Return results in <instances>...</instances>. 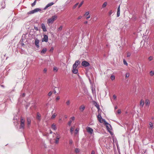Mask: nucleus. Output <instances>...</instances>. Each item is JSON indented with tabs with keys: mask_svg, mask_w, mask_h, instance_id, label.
Instances as JSON below:
<instances>
[{
	"mask_svg": "<svg viewBox=\"0 0 154 154\" xmlns=\"http://www.w3.org/2000/svg\"><path fill=\"white\" fill-rule=\"evenodd\" d=\"M47 49L46 48H43V49L41 51V53L42 54H45L47 51Z\"/></svg>",
	"mask_w": 154,
	"mask_h": 154,
	"instance_id": "19",
	"label": "nucleus"
},
{
	"mask_svg": "<svg viewBox=\"0 0 154 154\" xmlns=\"http://www.w3.org/2000/svg\"><path fill=\"white\" fill-rule=\"evenodd\" d=\"M112 10L110 11L109 13V16L111 15L112 14Z\"/></svg>",
	"mask_w": 154,
	"mask_h": 154,
	"instance_id": "44",
	"label": "nucleus"
},
{
	"mask_svg": "<svg viewBox=\"0 0 154 154\" xmlns=\"http://www.w3.org/2000/svg\"><path fill=\"white\" fill-rule=\"evenodd\" d=\"M56 93V91H54V93Z\"/></svg>",
	"mask_w": 154,
	"mask_h": 154,
	"instance_id": "59",
	"label": "nucleus"
},
{
	"mask_svg": "<svg viewBox=\"0 0 154 154\" xmlns=\"http://www.w3.org/2000/svg\"><path fill=\"white\" fill-rule=\"evenodd\" d=\"M130 75V74L128 72H127L126 74L125 75V77L126 78H128Z\"/></svg>",
	"mask_w": 154,
	"mask_h": 154,
	"instance_id": "29",
	"label": "nucleus"
},
{
	"mask_svg": "<svg viewBox=\"0 0 154 154\" xmlns=\"http://www.w3.org/2000/svg\"><path fill=\"white\" fill-rule=\"evenodd\" d=\"M123 62L124 64V65H125L127 66H128V64L127 63V62L126 61V60L125 59L123 60Z\"/></svg>",
	"mask_w": 154,
	"mask_h": 154,
	"instance_id": "27",
	"label": "nucleus"
},
{
	"mask_svg": "<svg viewBox=\"0 0 154 154\" xmlns=\"http://www.w3.org/2000/svg\"><path fill=\"white\" fill-rule=\"evenodd\" d=\"M90 64L89 63L85 61H83L82 63V65L84 67L89 66Z\"/></svg>",
	"mask_w": 154,
	"mask_h": 154,
	"instance_id": "5",
	"label": "nucleus"
},
{
	"mask_svg": "<svg viewBox=\"0 0 154 154\" xmlns=\"http://www.w3.org/2000/svg\"><path fill=\"white\" fill-rule=\"evenodd\" d=\"M54 4V3L53 2H51L50 3H48L45 7V8H44V9L45 10H46L48 7Z\"/></svg>",
	"mask_w": 154,
	"mask_h": 154,
	"instance_id": "8",
	"label": "nucleus"
},
{
	"mask_svg": "<svg viewBox=\"0 0 154 154\" xmlns=\"http://www.w3.org/2000/svg\"><path fill=\"white\" fill-rule=\"evenodd\" d=\"M82 18V16H79V17H78V18L77 19H78V20H79V19H81Z\"/></svg>",
	"mask_w": 154,
	"mask_h": 154,
	"instance_id": "51",
	"label": "nucleus"
},
{
	"mask_svg": "<svg viewBox=\"0 0 154 154\" xmlns=\"http://www.w3.org/2000/svg\"><path fill=\"white\" fill-rule=\"evenodd\" d=\"M117 148L118 149H119V147H118V145H117Z\"/></svg>",
	"mask_w": 154,
	"mask_h": 154,
	"instance_id": "58",
	"label": "nucleus"
},
{
	"mask_svg": "<svg viewBox=\"0 0 154 154\" xmlns=\"http://www.w3.org/2000/svg\"><path fill=\"white\" fill-rule=\"evenodd\" d=\"M97 119L100 123H103L104 122L106 126V127L108 130H110V127H111V126L110 124L107 122L104 119H102L101 115L99 114L97 116Z\"/></svg>",
	"mask_w": 154,
	"mask_h": 154,
	"instance_id": "1",
	"label": "nucleus"
},
{
	"mask_svg": "<svg viewBox=\"0 0 154 154\" xmlns=\"http://www.w3.org/2000/svg\"><path fill=\"white\" fill-rule=\"evenodd\" d=\"M75 117L74 116L72 117L70 119V120L68 122V124L69 126H70L72 121H74L75 120Z\"/></svg>",
	"mask_w": 154,
	"mask_h": 154,
	"instance_id": "9",
	"label": "nucleus"
},
{
	"mask_svg": "<svg viewBox=\"0 0 154 154\" xmlns=\"http://www.w3.org/2000/svg\"><path fill=\"white\" fill-rule=\"evenodd\" d=\"M57 18L56 15H54L52 16L51 18L48 19L47 23L48 24L52 23L54 22L57 20Z\"/></svg>",
	"mask_w": 154,
	"mask_h": 154,
	"instance_id": "3",
	"label": "nucleus"
},
{
	"mask_svg": "<svg viewBox=\"0 0 154 154\" xmlns=\"http://www.w3.org/2000/svg\"><path fill=\"white\" fill-rule=\"evenodd\" d=\"M52 91H50V92L48 93V95L49 96H51V95H52Z\"/></svg>",
	"mask_w": 154,
	"mask_h": 154,
	"instance_id": "41",
	"label": "nucleus"
},
{
	"mask_svg": "<svg viewBox=\"0 0 154 154\" xmlns=\"http://www.w3.org/2000/svg\"><path fill=\"white\" fill-rule=\"evenodd\" d=\"M57 115L56 113L53 114L51 118V119H54L56 117Z\"/></svg>",
	"mask_w": 154,
	"mask_h": 154,
	"instance_id": "24",
	"label": "nucleus"
},
{
	"mask_svg": "<svg viewBox=\"0 0 154 154\" xmlns=\"http://www.w3.org/2000/svg\"><path fill=\"white\" fill-rule=\"evenodd\" d=\"M146 150L145 149H143L142 151V153L143 154H144L146 152Z\"/></svg>",
	"mask_w": 154,
	"mask_h": 154,
	"instance_id": "37",
	"label": "nucleus"
},
{
	"mask_svg": "<svg viewBox=\"0 0 154 154\" xmlns=\"http://www.w3.org/2000/svg\"><path fill=\"white\" fill-rule=\"evenodd\" d=\"M53 70L56 72H57L58 70V69L56 67H54L53 68Z\"/></svg>",
	"mask_w": 154,
	"mask_h": 154,
	"instance_id": "33",
	"label": "nucleus"
},
{
	"mask_svg": "<svg viewBox=\"0 0 154 154\" xmlns=\"http://www.w3.org/2000/svg\"><path fill=\"white\" fill-rule=\"evenodd\" d=\"M116 108V109H117V107H116V108Z\"/></svg>",
	"mask_w": 154,
	"mask_h": 154,
	"instance_id": "61",
	"label": "nucleus"
},
{
	"mask_svg": "<svg viewBox=\"0 0 154 154\" xmlns=\"http://www.w3.org/2000/svg\"><path fill=\"white\" fill-rule=\"evenodd\" d=\"M20 121V128L23 129L24 128L25 126V120L24 118L22 117H21Z\"/></svg>",
	"mask_w": 154,
	"mask_h": 154,
	"instance_id": "4",
	"label": "nucleus"
},
{
	"mask_svg": "<svg viewBox=\"0 0 154 154\" xmlns=\"http://www.w3.org/2000/svg\"><path fill=\"white\" fill-rule=\"evenodd\" d=\"M25 93H23V94H22V96H23V97H25Z\"/></svg>",
	"mask_w": 154,
	"mask_h": 154,
	"instance_id": "55",
	"label": "nucleus"
},
{
	"mask_svg": "<svg viewBox=\"0 0 154 154\" xmlns=\"http://www.w3.org/2000/svg\"><path fill=\"white\" fill-rule=\"evenodd\" d=\"M63 28V27L62 26H60L58 29V31H61Z\"/></svg>",
	"mask_w": 154,
	"mask_h": 154,
	"instance_id": "36",
	"label": "nucleus"
},
{
	"mask_svg": "<svg viewBox=\"0 0 154 154\" xmlns=\"http://www.w3.org/2000/svg\"><path fill=\"white\" fill-rule=\"evenodd\" d=\"M149 60L150 61L152 60L153 59V57L152 56H150L149 57Z\"/></svg>",
	"mask_w": 154,
	"mask_h": 154,
	"instance_id": "40",
	"label": "nucleus"
},
{
	"mask_svg": "<svg viewBox=\"0 0 154 154\" xmlns=\"http://www.w3.org/2000/svg\"><path fill=\"white\" fill-rule=\"evenodd\" d=\"M79 4V3H76V4H75L73 7V9H75V8Z\"/></svg>",
	"mask_w": 154,
	"mask_h": 154,
	"instance_id": "38",
	"label": "nucleus"
},
{
	"mask_svg": "<svg viewBox=\"0 0 154 154\" xmlns=\"http://www.w3.org/2000/svg\"><path fill=\"white\" fill-rule=\"evenodd\" d=\"M80 63V62L79 60H76L74 64L72 66V72L74 74H76L78 72V70L76 68L78 65Z\"/></svg>",
	"mask_w": 154,
	"mask_h": 154,
	"instance_id": "2",
	"label": "nucleus"
},
{
	"mask_svg": "<svg viewBox=\"0 0 154 154\" xmlns=\"http://www.w3.org/2000/svg\"><path fill=\"white\" fill-rule=\"evenodd\" d=\"M131 55V53L129 52H128L127 53V57H129Z\"/></svg>",
	"mask_w": 154,
	"mask_h": 154,
	"instance_id": "32",
	"label": "nucleus"
},
{
	"mask_svg": "<svg viewBox=\"0 0 154 154\" xmlns=\"http://www.w3.org/2000/svg\"><path fill=\"white\" fill-rule=\"evenodd\" d=\"M60 99V97L59 96H58L56 98V100H58Z\"/></svg>",
	"mask_w": 154,
	"mask_h": 154,
	"instance_id": "50",
	"label": "nucleus"
},
{
	"mask_svg": "<svg viewBox=\"0 0 154 154\" xmlns=\"http://www.w3.org/2000/svg\"><path fill=\"white\" fill-rule=\"evenodd\" d=\"M48 37L47 35H44V37L42 39V42H47L48 41Z\"/></svg>",
	"mask_w": 154,
	"mask_h": 154,
	"instance_id": "7",
	"label": "nucleus"
},
{
	"mask_svg": "<svg viewBox=\"0 0 154 154\" xmlns=\"http://www.w3.org/2000/svg\"><path fill=\"white\" fill-rule=\"evenodd\" d=\"M120 5H119L117 9V17H118L120 15Z\"/></svg>",
	"mask_w": 154,
	"mask_h": 154,
	"instance_id": "17",
	"label": "nucleus"
},
{
	"mask_svg": "<svg viewBox=\"0 0 154 154\" xmlns=\"http://www.w3.org/2000/svg\"><path fill=\"white\" fill-rule=\"evenodd\" d=\"M41 27H42V29L43 30L44 32H45L47 31L46 29V27L45 26V25L44 24L42 23L41 24Z\"/></svg>",
	"mask_w": 154,
	"mask_h": 154,
	"instance_id": "13",
	"label": "nucleus"
},
{
	"mask_svg": "<svg viewBox=\"0 0 154 154\" xmlns=\"http://www.w3.org/2000/svg\"><path fill=\"white\" fill-rule=\"evenodd\" d=\"M90 17V15H89L88 17H86V19H89Z\"/></svg>",
	"mask_w": 154,
	"mask_h": 154,
	"instance_id": "53",
	"label": "nucleus"
},
{
	"mask_svg": "<svg viewBox=\"0 0 154 154\" xmlns=\"http://www.w3.org/2000/svg\"><path fill=\"white\" fill-rule=\"evenodd\" d=\"M35 13L34 10H32L31 11H30L28 13V14H33Z\"/></svg>",
	"mask_w": 154,
	"mask_h": 154,
	"instance_id": "30",
	"label": "nucleus"
},
{
	"mask_svg": "<svg viewBox=\"0 0 154 154\" xmlns=\"http://www.w3.org/2000/svg\"><path fill=\"white\" fill-rule=\"evenodd\" d=\"M110 78L112 80H113L115 79V77L113 75H112L110 77Z\"/></svg>",
	"mask_w": 154,
	"mask_h": 154,
	"instance_id": "31",
	"label": "nucleus"
},
{
	"mask_svg": "<svg viewBox=\"0 0 154 154\" xmlns=\"http://www.w3.org/2000/svg\"><path fill=\"white\" fill-rule=\"evenodd\" d=\"M74 128L73 127H72L70 129V132L71 133V134H72L73 131H74Z\"/></svg>",
	"mask_w": 154,
	"mask_h": 154,
	"instance_id": "26",
	"label": "nucleus"
},
{
	"mask_svg": "<svg viewBox=\"0 0 154 154\" xmlns=\"http://www.w3.org/2000/svg\"><path fill=\"white\" fill-rule=\"evenodd\" d=\"M79 128H76L75 131V134H77L78 133V132L79 131Z\"/></svg>",
	"mask_w": 154,
	"mask_h": 154,
	"instance_id": "35",
	"label": "nucleus"
},
{
	"mask_svg": "<svg viewBox=\"0 0 154 154\" xmlns=\"http://www.w3.org/2000/svg\"><path fill=\"white\" fill-rule=\"evenodd\" d=\"M121 111L120 109H119L118 110V111H117V113H118V114H120L121 113Z\"/></svg>",
	"mask_w": 154,
	"mask_h": 154,
	"instance_id": "49",
	"label": "nucleus"
},
{
	"mask_svg": "<svg viewBox=\"0 0 154 154\" xmlns=\"http://www.w3.org/2000/svg\"><path fill=\"white\" fill-rule=\"evenodd\" d=\"M89 14V13L88 12H86L85 14V16H86L88 15Z\"/></svg>",
	"mask_w": 154,
	"mask_h": 154,
	"instance_id": "45",
	"label": "nucleus"
},
{
	"mask_svg": "<svg viewBox=\"0 0 154 154\" xmlns=\"http://www.w3.org/2000/svg\"><path fill=\"white\" fill-rule=\"evenodd\" d=\"M149 128L151 130H152L153 128V125L151 122H150L149 123Z\"/></svg>",
	"mask_w": 154,
	"mask_h": 154,
	"instance_id": "16",
	"label": "nucleus"
},
{
	"mask_svg": "<svg viewBox=\"0 0 154 154\" xmlns=\"http://www.w3.org/2000/svg\"><path fill=\"white\" fill-rule=\"evenodd\" d=\"M36 2V0H35L34 2L33 3H32V7L34 6L35 5Z\"/></svg>",
	"mask_w": 154,
	"mask_h": 154,
	"instance_id": "34",
	"label": "nucleus"
},
{
	"mask_svg": "<svg viewBox=\"0 0 154 154\" xmlns=\"http://www.w3.org/2000/svg\"><path fill=\"white\" fill-rule=\"evenodd\" d=\"M80 149L78 148H76L75 149V152L76 153H78L80 152Z\"/></svg>",
	"mask_w": 154,
	"mask_h": 154,
	"instance_id": "20",
	"label": "nucleus"
},
{
	"mask_svg": "<svg viewBox=\"0 0 154 154\" xmlns=\"http://www.w3.org/2000/svg\"><path fill=\"white\" fill-rule=\"evenodd\" d=\"M60 137V135L58 134L57 135L55 141V143L57 144L58 143Z\"/></svg>",
	"mask_w": 154,
	"mask_h": 154,
	"instance_id": "12",
	"label": "nucleus"
},
{
	"mask_svg": "<svg viewBox=\"0 0 154 154\" xmlns=\"http://www.w3.org/2000/svg\"><path fill=\"white\" fill-rule=\"evenodd\" d=\"M67 116H66L65 117V118H67Z\"/></svg>",
	"mask_w": 154,
	"mask_h": 154,
	"instance_id": "60",
	"label": "nucleus"
},
{
	"mask_svg": "<svg viewBox=\"0 0 154 154\" xmlns=\"http://www.w3.org/2000/svg\"><path fill=\"white\" fill-rule=\"evenodd\" d=\"M47 71V69L46 68H45L43 70V72L45 73H46Z\"/></svg>",
	"mask_w": 154,
	"mask_h": 154,
	"instance_id": "46",
	"label": "nucleus"
},
{
	"mask_svg": "<svg viewBox=\"0 0 154 154\" xmlns=\"http://www.w3.org/2000/svg\"><path fill=\"white\" fill-rule=\"evenodd\" d=\"M95 154V152L93 150L92 151L91 154Z\"/></svg>",
	"mask_w": 154,
	"mask_h": 154,
	"instance_id": "52",
	"label": "nucleus"
},
{
	"mask_svg": "<svg viewBox=\"0 0 154 154\" xmlns=\"http://www.w3.org/2000/svg\"><path fill=\"white\" fill-rule=\"evenodd\" d=\"M87 131L91 134H92L93 133V129L89 127H87L86 128Z\"/></svg>",
	"mask_w": 154,
	"mask_h": 154,
	"instance_id": "6",
	"label": "nucleus"
},
{
	"mask_svg": "<svg viewBox=\"0 0 154 154\" xmlns=\"http://www.w3.org/2000/svg\"><path fill=\"white\" fill-rule=\"evenodd\" d=\"M88 23V22L87 21H85L84 22V23L85 24H87Z\"/></svg>",
	"mask_w": 154,
	"mask_h": 154,
	"instance_id": "56",
	"label": "nucleus"
},
{
	"mask_svg": "<svg viewBox=\"0 0 154 154\" xmlns=\"http://www.w3.org/2000/svg\"><path fill=\"white\" fill-rule=\"evenodd\" d=\"M36 119L39 121L41 120V115L39 112L37 113Z\"/></svg>",
	"mask_w": 154,
	"mask_h": 154,
	"instance_id": "14",
	"label": "nucleus"
},
{
	"mask_svg": "<svg viewBox=\"0 0 154 154\" xmlns=\"http://www.w3.org/2000/svg\"><path fill=\"white\" fill-rule=\"evenodd\" d=\"M113 97L114 99H116V96L115 95H114L113 96Z\"/></svg>",
	"mask_w": 154,
	"mask_h": 154,
	"instance_id": "48",
	"label": "nucleus"
},
{
	"mask_svg": "<svg viewBox=\"0 0 154 154\" xmlns=\"http://www.w3.org/2000/svg\"><path fill=\"white\" fill-rule=\"evenodd\" d=\"M34 10L35 13V12H37L39 10V9L38 8H36V9H35Z\"/></svg>",
	"mask_w": 154,
	"mask_h": 154,
	"instance_id": "42",
	"label": "nucleus"
},
{
	"mask_svg": "<svg viewBox=\"0 0 154 154\" xmlns=\"http://www.w3.org/2000/svg\"><path fill=\"white\" fill-rule=\"evenodd\" d=\"M74 0H68L66 1V3L67 4H72V3L73 2Z\"/></svg>",
	"mask_w": 154,
	"mask_h": 154,
	"instance_id": "22",
	"label": "nucleus"
},
{
	"mask_svg": "<svg viewBox=\"0 0 154 154\" xmlns=\"http://www.w3.org/2000/svg\"><path fill=\"white\" fill-rule=\"evenodd\" d=\"M144 104V103L143 100H141L140 101V106H142V107H143Z\"/></svg>",
	"mask_w": 154,
	"mask_h": 154,
	"instance_id": "25",
	"label": "nucleus"
},
{
	"mask_svg": "<svg viewBox=\"0 0 154 154\" xmlns=\"http://www.w3.org/2000/svg\"><path fill=\"white\" fill-rule=\"evenodd\" d=\"M145 104L146 106H149L150 104V101L148 99L146 100L145 102Z\"/></svg>",
	"mask_w": 154,
	"mask_h": 154,
	"instance_id": "15",
	"label": "nucleus"
},
{
	"mask_svg": "<svg viewBox=\"0 0 154 154\" xmlns=\"http://www.w3.org/2000/svg\"><path fill=\"white\" fill-rule=\"evenodd\" d=\"M49 133L50 134H52V131L51 130H49Z\"/></svg>",
	"mask_w": 154,
	"mask_h": 154,
	"instance_id": "54",
	"label": "nucleus"
},
{
	"mask_svg": "<svg viewBox=\"0 0 154 154\" xmlns=\"http://www.w3.org/2000/svg\"><path fill=\"white\" fill-rule=\"evenodd\" d=\"M51 128L53 130H55L57 129L56 126L54 124H53L51 125Z\"/></svg>",
	"mask_w": 154,
	"mask_h": 154,
	"instance_id": "18",
	"label": "nucleus"
},
{
	"mask_svg": "<svg viewBox=\"0 0 154 154\" xmlns=\"http://www.w3.org/2000/svg\"><path fill=\"white\" fill-rule=\"evenodd\" d=\"M39 40L37 38H36L35 39V44L37 48H38L39 47Z\"/></svg>",
	"mask_w": 154,
	"mask_h": 154,
	"instance_id": "10",
	"label": "nucleus"
},
{
	"mask_svg": "<svg viewBox=\"0 0 154 154\" xmlns=\"http://www.w3.org/2000/svg\"><path fill=\"white\" fill-rule=\"evenodd\" d=\"M85 106L84 105H82L80 107L79 109L82 112L85 109Z\"/></svg>",
	"mask_w": 154,
	"mask_h": 154,
	"instance_id": "21",
	"label": "nucleus"
},
{
	"mask_svg": "<svg viewBox=\"0 0 154 154\" xmlns=\"http://www.w3.org/2000/svg\"><path fill=\"white\" fill-rule=\"evenodd\" d=\"M83 2H82L79 5V8H80L81 6L82 5V4H83Z\"/></svg>",
	"mask_w": 154,
	"mask_h": 154,
	"instance_id": "39",
	"label": "nucleus"
},
{
	"mask_svg": "<svg viewBox=\"0 0 154 154\" xmlns=\"http://www.w3.org/2000/svg\"><path fill=\"white\" fill-rule=\"evenodd\" d=\"M72 140H70L69 141V143L70 144H72Z\"/></svg>",
	"mask_w": 154,
	"mask_h": 154,
	"instance_id": "47",
	"label": "nucleus"
},
{
	"mask_svg": "<svg viewBox=\"0 0 154 154\" xmlns=\"http://www.w3.org/2000/svg\"><path fill=\"white\" fill-rule=\"evenodd\" d=\"M150 75L151 76H153L154 74V72L152 71H151L150 72Z\"/></svg>",
	"mask_w": 154,
	"mask_h": 154,
	"instance_id": "43",
	"label": "nucleus"
},
{
	"mask_svg": "<svg viewBox=\"0 0 154 154\" xmlns=\"http://www.w3.org/2000/svg\"><path fill=\"white\" fill-rule=\"evenodd\" d=\"M70 101L69 100H67V101L66 102V105L68 106H69V105L70 104Z\"/></svg>",
	"mask_w": 154,
	"mask_h": 154,
	"instance_id": "28",
	"label": "nucleus"
},
{
	"mask_svg": "<svg viewBox=\"0 0 154 154\" xmlns=\"http://www.w3.org/2000/svg\"><path fill=\"white\" fill-rule=\"evenodd\" d=\"M107 5V3L106 2H104L102 5V8H104L106 7Z\"/></svg>",
	"mask_w": 154,
	"mask_h": 154,
	"instance_id": "23",
	"label": "nucleus"
},
{
	"mask_svg": "<svg viewBox=\"0 0 154 154\" xmlns=\"http://www.w3.org/2000/svg\"><path fill=\"white\" fill-rule=\"evenodd\" d=\"M35 29L36 30H38V28L37 27H36V28H35Z\"/></svg>",
	"mask_w": 154,
	"mask_h": 154,
	"instance_id": "57",
	"label": "nucleus"
},
{
	"mask_svg": "<svg viewBox=\"0 0 154 154\" xmlns=\"http://www.w3.org/2000/svg\"><path fill=\"white\" fill-rule=\"evenodd\" d=\"M28 127H29L31 123V119L29 118H27V119Z\"/></svg>",
	"mask_w": 154,
	"mask_h": 154,
	"instance_id": "11",
	"label": "nucleus"
}]
</instances>
